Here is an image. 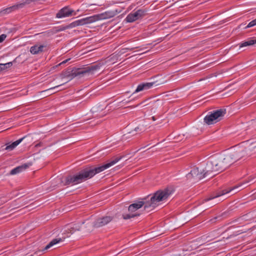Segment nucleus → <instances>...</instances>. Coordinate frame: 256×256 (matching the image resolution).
Returning a JSON list of instances; mask_svg holds the SVG:
<instances>
[{
    "label": "nucleus",
    "instance_id": "1",
    "mask_svg": "<svg viewBox=\"0 0 256 256\" xmlns=\"http://www.w3.org/2000/svg\"><path fill=\"white\" fill-rule=\"evenodd\" d=\"M174 190L172 188H166L162 190H158L155 192L150 198V195L142 199V200L130 204L128 208L129 214H123L124 220H128L132 218L139 216L140 214L136 211L139 208L144 206V210L148 212L154 210L159 204L160 202H165L174 193Z\"/></svg>",
    "mask_w": 256,
    "mask_h": 256
},
{
    "label": "nucleus",
    "instance_id": "2",
    "mask_svg": "<svg viewBox=\"0 0 256 256\" xmlns=\"http://www.w3.org/2000/svg\"><path fill=\"white\" fill-rule=\"evenodd\" d=\"M123 158L122 156L114 158L110 162L98 167L86 168L74 176H68L66 178L64 186L74 185L90 179L94 175L116 164Z\"/></svg>",
    "mask_w": 256,
    "mask_h": 256
},
{
    "label": "nucleus",
    "instance_id": "3",
    "mask_svg": "<svg viewBox=\"0 0 256 256\" xmlns=\"http://www.w3.org/2000/svg\"><path fill=\"white\" fill-rule=\"evenodd\" d=\"M251 137L250 145L246 147L239 146L235 148L234 150L230 152L234 162L242 158H246L256 152V130H248L247 132Z\"/></svg>",
    "mask_w": 256,
    "mask_h": 256
},
{
    "label": "nucleus",
    "instance_id": "4",
    "mask_svg": "<svg viewBox=\"0 0 256 256\" xmlns=\"http://www.w3.org/2000/svg\"><path fill=\"white\" fill-rule=\"evenodd\" d=\"M101 66L102 64H98L88 66L84 68H68L61 74L60 76L62 78H68L69 80H70L78 76H80L86 74L88 75L94 74L95 72L100 70Z\"/></svg>",
    "mask_w": 256,
    "mask_h": 256
},
{
    "label": "nucleus",
    "instance_id": "5",
    "mask_svg": "<svg viewBox=\"0 0 256 256\" xmlns=\"http://www.w3.org/2000/svg\"><path fill=\"white\" fill-rule=\"evenodd\" d=\"M226 113V108H220L210 112L204 118V122L208 125L214 124L222 120Z\"/></svg>",
    "mask_w": 256,
    "mask_h": 256
},
{
    "label": "nucleus",
    "instance_id": "6",
    "mask_svg": "<svg viewBox=\"0 0 256 256\" xmlns=\"http://www.w3.org/2000/svg\"><path fill=\"white\" fill-rule=\"evenodd\" d=\"M256 178H255V177L250 178H248V180H245L244 182L236 184V186L229 188H228L224 189V190H220V191L216 192L214 194H212L208 198H205L204 200L205 202H208V201L212 200L214 198H218V197L223 196L226 194H228V193L230 192H234L233 194H234L240 190H236L237 189H238L240 187L242 186L243 184H246L249 182H250L252 184L255 181L254 180Z\"/></svg>",
    "mask_w": 256,
    "mask_h": 256
},
{
    "label": "nucleus",
    "instance_id": "7",
    "mask_svg": "<svg viewBox=\"0 0 256 256\" xmlns=\"http://www.w3.org/2000/svg\"><path fill=\"white\" fill-rule=\"evenodd\" d=\"M213 158L217 164L216 166H218L220 171H222L234 162L230 153L224 156H213Z\"/></svg>",
    "mask_w": 256,
    "mask_h": 256
},
{
    "label": "nucleus",
    "instance_id": "8",
    "mask_svg": "<svg viewBox=\"0 0 256 256\" xmlns=\"http://www.w3.org/2000/svg\"><path fill=\"white\" fill-rule=\"evenodd\" d=\"M216 164H217L214 161L213 156L208 160L205 168H201L202 170V174H204V178L207 176H212L216 174H213V172L220 171Z\"/></svg>",
    "mask_w": 256,
    "mask_h": 256
},
{
    "label": "nucleus",
    "instance_id": "9",
    "mask_svg": "<svg viewBox=\"0 0 256 256\" xmlns=\"http://www.w3.org/2000/svg\"><path fill=\"white\" fill-rule=\"evenodd\" d=\"M147 14V10L146 9H139L135 12H132L129 14L126 18V20L128 22H132L143 17Z\"/></svg>",
    "mask_w": 256,
    "mask_h": 256
},
{
    "label": "nucleus",
    "instance_id": "10",
    "mask_svg": "<svg viewBox=\"0 0 256 256\" xmlns=\"http://www.w3.org/2000/svg\"><path fill=\"white\" fill-rule=\"evenodd\" d=\"M204 178L202 169L198 167L192 168L190 172L186 175V178L190 181L198 180Z\"/></svg>",
    "mask_w": 256,
    "mask_h": 256
},
{
    "label": "nucleus",
    "instance_id": "11",
    "mask_svg": "<svg viewBox=\"0 0 256 256\" xmlns=\"http://www.w3.org/2000/svg\"><path fill=\"white\" fill-rule=\"evenodd\" d=\"M113 220V217L111 216H104L96 218L93 222V226L94 228H99L104 226Z\"/></svg>",
    "mask_w": 256,
    "mask_h": 256
},
{
    "label": "nucleus",
    "instance_id": "12",
    "mask_svg": "<svg viewBox=\"0 0 256 256\" xmlns=\"http://www.w3.org/2000/svg\"><path fill=\"white\" fill-rule=\"evenodd\" d=\"M98 21L96 14L94 16L84 18L80 20H76L74 22V27L79 26H83L84 24H90Z\"/></svg>",
    "mask_w": 256,
    "mask_h": 256
},
{
    "label": "nucleus",
    "instance_id": "13",
    "mask_svg": "<svg viewBox=\"0 0 256 256\" xmlns=\"http://www.w3.org/2000/svg\"><path fill=\"white\" fill-rule=\"evenodd\" d=\"M160 84V83L158 82L157 81H154L148 82H144L139 84L134 92L132 94H134V93L138 92H141L144 90H147L150 88H151L152 87L156 86Z\"/></svg>",
    "mask_w": 256,
    "mask_h": 256
},
{
    "label": "nucleus",
    "instance_id": "14",
    "mask_svg": "<svg viewBox=\"0 0 256 256\" xmlns=\"http://www.w3.org/2000/svg\"><path fill=\"white\" fill-rule=\"evenodd\" d=\"M74 12V10H70L68 6H65L58 11L56 14V18H60L68 17L71 16Z\"/></svg>",
    "mask_w": 256,
    "mask_h": 256
},
{
    "label": "nucleus",
    "instance_id": "15",
    "mask_svg": "<svg viewBox=\"0 0 256 256\" xmlns=\"http://www.w3.org/2000/svg\"><path fill=\"white\" fill-rule=\"evenodd\" d=\"M119 12L116 10L106 11L104 12L97 14V18L98 20H105L114 17Z\"/></svg>",
    "mask_w": 256,
    "mask_h": 256
},
{
    "label": "nucleus",
    "instance_id": "16",
    "mask_svg": "<svg viewBox=\"0 0 256 256\" xmlns=\"http://www.w3.org/2000/svg\"><path fill=\"white\" fill-rule=\"evenodd\" d=\"M60 240L58 239L57 238H56L53 239L52 241H50L46 246L42 250H36L33 255H32L31 256H38V255H40L42 252L48 250L50 248L53 246L58 244L60 242Z\"/></svg>",
    "mask_w": 256,
    "mask_h": 256
},
{
    "label": "nucleus",
    "instance_id": "17",
    "mask_svg": "<svg viewBox=\"0 0 256 256\" xmlns=\"http://www.w3.org/2000/svg\"><path fill=\"white\" fill-rule=\"evenodd\" d=\"M26 138V136H24L23 138H20L19 140L12 142L11 144H6V146L4 147V146H3L1 147L2 150H14L17 146H18L22 140Z\"/></svg>",
    "mask_w": 256,
    "mask_h": 256
},
{
    "label": "nucleus",
    "instance_id": "18",
    "mask_svg": "<svg viewBox=\"0 0 256 256\" xmlns=\"http://www.w3.org/2000/svg\"><path fill=\"white\" fill-rule=\"evenodd\" d=\"M25 5L26 3L24 2L22 3L18 4L4 9L2 11V12L4 14H8L12 11L22 8Z\"/></svg>",
    "mask_w": 256,
    "mask_h": 256
},
{
    "label": "nucleus",
    "instance_id": "19",
    "mask_svg": "<svg viewBox=\"0 0 256 256\" xmlns=\"http://www.w3.org/2000/svg\"><path fill=\"white\" fill-rule=\"evenodd\" d=\"M68 232H70V235L76 231H79L81 228V224L80 223L72 224H68L66 227Z\"/></svg>",
    "mask_w": 256,
    "mask_h": 256
},
{
    "label": "nucleus",
    "instance_id": "20",
    "mask_svg": "<svg viewBox=\"0 0 256 256\" xmlns=\"http://www.w3.org/2000/svg\"><path fill=\"white\" fill-rule=\"evenodd\" d=\"M46 46L36 44L32 46L30 48V52L33 54H38L44 51V48H46Z\"/></svg>",
    "mask_w": 256,
    "mask_h": 256
},
{
    "label": "nucleus",
    "instance_id": "21",
    "mask_svg": "<svg viewBox=\"0 0 256 256\" xmlns=\"http://www.w3.org/2000/svg\"><path fill=\"white\" fill-rule=\"evenodd\" d=\"M28 167V165L27 164H24L22 166H17L12 170L10 172V175H14L16 174H18L22 172L24 170H26Z\"/></svg>",
    "mask_w": 256,
    "mask_h": 256
},
{
    "label": "nucleus",
    "instance_id": "22",
    "mask_svg": "<svg viewBox=\"0 0 256 256\" xmlns=\"http://www.w3.org/2000/svg\"><path fill=\"white\" fill-rule=\"evenodd\" d=\"M70 232H68L66 228L61 231V233L57 236V238L60 240V242H63L66 238L70 236Z\"/></svg>",
    "mask_w": 256,
    "mask_h": 256
},
{
    "label": "nucleus",
    "instance_id": "23",
    "mask_svg": "<svg viewBox=\"0 0 256 256\" xmlns=\"http://www.w3.org/2000/svg\"><path fill=\"white\" fill-rule=\"evenodd\" d=\"M81 225L85 224V232H90L93 230L94 226H93V222H90L88 220L84 221L80 224Z\"/></svg>",
    "mask_w": 256,
    "mask_h": 256
},
{
    "label": "nucleus",
    "instance_id": "24",
    "mask_svg": "<svg viewBox=\"0 0 256 256\" xmlns=\"http://www.w3.org/2000/svg\"><path fill=\"white\" fill-rule=\"evenodd\" d=\"M74 22H72L70 24H69L66 25V26H60L57 28H56L55 32H58L61 31L65 30L66 29L68 28H74Z\"/></svg>",
    "mask_w": 256,
    "mask_h": 256
},
{
    "label": "nucleus",
    "instance_id": "25",
    "mask_svg": "<svg viewBox=\"0 0 256 256\" xmlns=\"http://www.w3.org/2000/svg\"><path fill=\"white\" fill-rule=\"evenodd\" d=\"M255 44H256V39H249L247 41H243L239 44V46L240 48H242L247 46H252Z\"/></svg>",
    "mask_w": 256,
    "mask_h": 256
},
{
    "label": "nucleus",
    "instance_id": "26",
    "mask_svg": "<svg viewBox=\"0 0 256 256\" xmlns=\"http://www.w3.org/2000/svg\"><path fill=\"white\" fill-rule=\"evenodd\" d=\"M12 65V62H9L6 64H0V72L10 68Z\"/></svg>",
    "mask_w": 256,
    "mask_h": 256
},
{
    "label": "nucleus",
    "instance_id": "27",
    "mask_svg": "<svg viewBox=\"0 0 256 256\" xmlns=\"http://www.w3.org/2000/svg\"><path fill=\"white\" fill-rule=\"evenodd\" d=\"M146 130V126L144 124H139L137 127L135 128L134 131L138 133H141Z\"/></svg>",
    "mask_w": 256,
    "mask_h": 256
},
{
    "label": "nucleus",
    "instance_id": "28",
    "mask_svg": "<svg viewBox=\"0 0 256 256\" xmlns=\"http://www.w3.org/2000/svg\"><path fill=\"white\" fill-rule=\"evenodd\" d=\"M255 26H256V18L250 22L244 28L246 29L248 28H251Z\"/></svg>",
    "mask_w": 256,
    "mask_h": 256
},
{
    "label": "nucleus",
    "instance_id": "29",
    "mask_svg": "<svg viewBox=\"0 0 256 256\" xmlns=\"http://www.w3.org/2000/svg\"><path fill=\"white\" fill-rule=\"evenodd\" d=\"M248 214L244 215L242 216L239 218H238L235 221L236 222H240V224H241L242 220H248Z\"/></svg>",
    "mask_w": 256,
    "mask_h": 256
},
{
    "label": "nucleus",
    "instance_id": "30",
    "mask_svg": "<svg viewBox=\"0 0 256 256\" xmlns=\"http://www.w3.org/2000/svg\"><path fill=\"white\" fill-rule=\"evenodd\" d=\"M6 36L4 34L0 35V43L2 42L6 38Z\"/></svg>",
    "mask_w": 256,
    "mask_h": 256
},
{
    "label": "nucleus",
    "instance_id": "31",
    "mask_svg": "<svg viewBox=\"0 0 256 256\" xmlns=\"http://www.w3.org/2000/svg\"><path fill=\"white\" fill-rule=\"evenodd\" d=\"M69 60H70V58L66 59V60H64V61H62V62H61L60 63L56 65V66H55V67H56H56L58 66H60V65H62V64H66V62H67Z\"/></svg>",
    "mask_w": 256,
    "mask_h": 256
},
{
    "label": "nucleus",
    "instance_id": "32",
    "mask_svg": "<svg viewBox=\"0 0 256 256\" xmlns=\"http://www.w3.org/2000/svg\"><path fill=\"white\" fill-rule=\"evenodd\" d=\"M66 82H66L64 83V84H59V85H58V86H54V87H52V88H48V90H45L42 91V92H46V91H47V90H51L54 89V88H58V86H60L63 85L64 84H66Z\"/></svg>",
    "mask_w": 256,
    "mask_h": 256
},
{
    "label": "nucleus",
    "instance_id": "33",
    "mask_svg": "<svg viewBox=\"0 0 256 256\" xmlns=\"http://www.w3.org/2000/svg\"><path fill=\"white\" fill-rule=\"evenodd\" d=\"M10 200V198H8V199H6V200H0V206L1 204H3L9 200Z\"/></svg>",
    "mask_w": 256,
    "mask_h": 256
},
{
    "label": "nucleus",
    "instance_id": "34",
    "mask_svg": "<svg viewBox=\"0 0 256 256\" xmlns=\"http://www.w3.org/2000/svg\"><path fill=\"white\" fill-rule=\"evenodd\" d=\"M95 109H96L95 108H92V112H96Z\"/></svg>",
    "mask_w": 256,
    "mask_h": 256
},
{
    "label": "nucleus",
    "instance_id": "35",
    "mask_svg": "<svg viewBox=\"0 0 256 256\" xmlns=\"http://www.w3.org/2000/svg\"><path fill=\"white\" fill-rule=\"evenodd\" d=\"M217 218H218V217H215V218H214L213 219H212L210 220H211L212 222H213V221H214V220H215L217 219Z\"/></svg>",
    "mask_w": 256,
    "mask_h": 256
},
{
    "label": "nucleus",
    "instance_id": "36",
    "mask_svg": "<svg viewBox=\"0 0 256 256\" xmlns=\"http://www.w3.org/2000/svg\"><path fill=\"white\" fill-rule=\"evenodd\" d=\"M152 120L154 121L156 120V119L155 116H153L152 117Z\"/></svg>",
    "mask_w": 256,
    "mask_h": 256
}]
</instances>
